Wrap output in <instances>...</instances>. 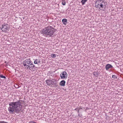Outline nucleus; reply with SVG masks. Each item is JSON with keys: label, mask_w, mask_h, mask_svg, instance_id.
I'll list each match as a JSON object with an SVG mask.
<instances>
[{"label": "nucleus", "mask_w": 123, "mask_h": 123, "mask_svg": "<svg viewBox=\"0 0 123 123\" xmlns=\"http://www.w3.org/2000/svg\"><path fill=\"white\" fill-rule=\"evenodd\" d=\"M25 103L24 101L18 100L16 102H10L9 104V106L8 108V110L10 114H12L14 112L19 113L22 111L23 104Z\"/></svg>", "instance_id": "obj_1"}, {"label": "nucleus", "mask_w": 123, "mask_h": 123, "mask_svg": "<svg viewBox=\"0 0 123 123\" xmlns=\"http://www.w3.org/2000/svg\"><path fill=\"white\" fill-rule=\"evenodd\" d=\"M56 30L51 26H49L43 29L42 30V33L47 37H53L54 33Z\"/></svg>", "instance_id": "obj_2"}, {"label": "nucleus", "mask_w": 123, "mask_h": 123, "mask_svg": "<svg viewBox=\"0 0 123 123\" xmlns=\"http://www.w3.org/2000/svg\"><path fill=\"white\" fill-rule=\"evenodd\" d=\"M23 64L24 66L27 67V69L30 70L33 69V68L34 69L37 68V67L33 65V63L30 59H26L24 61Z\"/></svg>", "instance_id": "obj_3"}, {"label": "nucleus", "mask_w": 123, "mask_h": 123, "mask_svg": "<svg viewBox=\"0 0 123 123\" xmlns=\"http://www.w3.org/2000/svg\"><path fill=\"white\" fill-rule=\"evenodd\" d=\"M46 82L48 85H53L54 87H55L57 86L56 80L54 79H52L51 80H46Z\"/></svg>", "instance_id": "obj_4"}, {"label": "nucleus", "mask_w": 123, "mask_h": 123, "mask_svg": "<svg viewBox=\"0 0 123 123\" xmlns=\"http://www.w3.org/2000/svg\"><path fill=\"white\" fill-rule=\"evenodd\" d=\"M9 25L6 23H4L0 27L1 30L3 32H6L7 30L9 29L10 28L8 27Z\"/></svg>", "instance_id": "obj_5"}, {"label": "nucleus", "mask_w": 123, "mask_h": 123, "mask_svg": "<svg viewBox=\"0 0 123 123\" xmlns=\"http://www.w3.org/2000/svg\"><path fill=\"white\" fill-rule=\"evenodd\" d=\"M61 78L62 79H66L68 77V74L65 71H63L60 74Z\"/></svg>", "instance_id": "obj_6"}, {"label": "nucleus", "mask_w": 123, "mask_h": 123, "mask_svg": "<svg viewBox=\"0 0 123 123\" xmlns=\"http://www.w3.org/2000/svg\"><path fill=\"white\" fill-rule=\"evenodd\" d=\"M104 2L103 0H98L96 1L95 3V7L96 8H98L99 7L100 5L103 2Z\"/></svg>", "instance_id": "obj_7"}, {"label": "nucleus", "mask_w": 123, "mask_h": 123, "mask_svg": "<svg viewBox=\"0 0 123 123\" xmlns=\"http://www.w3.org/2000/svg\"><path fill=\"white\" fill-rule=\"evenodd\" d=\"M105 2H103L100 5L99 7L98 8H99V10H103V9H101V8H104V9H105L106 6L105 5Z\"/></svg>", "instance_id": "obj_8"}, {"label": "nucleus", "mask_w": 123, "mask_h": 123, "mask_svg": "<svg viewBox=\"0 0 123 123\" xmlns=\"http://www.w3.org/2000/svg\"><path fill=\"white\" fill-rule=\"evenodd\" d=\"M112 68V66L109 64H107L105 66V68L106 70H108L109 68Z\"/></svg>", "instance_id": "obj_9"}, {"label": "nucleus", "mask_w": 123, "mask_h": 123, "mask_svg": "<svg viewBox=\"0 0 123 123\" xmlns=\"http://www.w3.org/2000/svg\"><path fill=\"white\" fill-rule=\"evenodd\" d=\"M65 83L66 82L64 80H62L60 83L59 85L61 86H64L65 85Z\"/></svg>", "instance_id": "obj_10"}, {"label": "nucleus", "mask_w": 123, "mask_h": 123, "mask_svg": "<svg viewBox=\"0 0 123 123\" xmlns=\"http://www.w3.org/2000/svg\"><path fill=\"white\" fill-rule=\"evenodd\" d=\"M62 22L63 24L66 25L68 23L67 20L65 18L63 19L62 20Z\"/></svg>", "instance_id": "obj_11"}, {"label": "nucleus", "mask_w": 123, "mask_h": 123, "mask_svg": "<svg viewBox=\"0 0 123 123\" xmlns=\"http://www.w3.org/2000/svg\"><path fill=\"white\" fill-rule=\"evenodd\" d=\"M99 74V73L97 71H95L93 73V75L94 76L96 77H97Z\"/></svg>", "instance_id": "obj_12"}, {"label": "nucleus", "mask_w": 123, "mask_h": 123, "mask_svg": "<svg viewBox=\"0 0 123 123\" xmlns=\"http://www.w3.org/2000/svg\"><path fill=\"white\" fill-rule=\"evenodd\" d=\"M40 60L37 59H35L34 63L35 64H38L40 63Z\"/></svg>", "instance_id": "obj_13"}, {"label": "nucleus", "mask_w": 123, "mask_h": 123, "mask_svg": "<svg viewBox=\"0 0 123 123\" xmlns=\"http://www.w3.org/2000/svg\"><path fill=\"white\" fill-rule=\"evenodd\" d=\"M87 1V0H82L81 1V2L82 3V5H83L85 4V2H86Z\"/></svg>", "instance_id": "obj_14"}, {"label": "nucleus", "mask_w": 123, "mask_h": 123, "mask_svg": "<svg viewBox=\"0 0 123 123\" xmlns=\"http://www.w3.org/2000/svg\"><path fill=\"white\" fill-rule=\"evenodd\" d=\"M51 56L52 58H54L56 57V55L55 54H51Z\"/></svg>", "instance_id": "obj_15"}, {"label": "nucleus", "mask_w": 123, "mask_h": 123, "mask_svg": "<svg viewBox=\"0 0 123 123\" xmlns=\"http://www.w3.org/2000/svg\"><path fill=\"white\" fill-rule=\"evenodd\" d=\"M112 78L114 79H116L117 78V77L116 76V75H112Z\"/></svg>", "instance_id": "obj_16"}, {"label": "nucleus", "mask_w": 123, "mask_h": 123, "mask_svg": "<svg viewBox=\"0 0 123 123\" xmlns=\"http://www.w3.org/2000/svg\"><path fill=\"white\" fill-rule=\"evenodd\" d=\"M66 2L64 1H62V4L63 5H65L66 4Z\"/></svg>", "instance_id": "obj_17"}, {"label": "nucleus", "mask_w": 123, "mask_h": 123, "mask_svg": "<svg viewBox=\"0 0 123 123\" xmlns=\"http://www.w3.org/2000/svg\"><path fill=\"white\" fill-rule=\"evenodd\" d=\"M0 77L4 79L6 78V77L5 76H3L2 75H1L0 76Z\"/></svg>", "instance_id": "obj_18"}, {"label": "nucleus", "mask_w": 123, "mask_h": 123, "mask_svg": "<svg viewBox=\"0 0 123 123\" xmlns=\"http://www.w3.org/2000/svg\"><path fill=\"white\" fill-rule=\"evenodd\" d=\"M0 123H8L4 121H1L0 122Z\"/></svg>", "instance_id": "obj_19"}, {"label": "nucleus", "mask_w": 123, "mask_h": 123, "mask_svg": "<svg viewBox=\"0 0 123 123\" xmlns=\"http://www.w3.org/2000/svg\"><path fill=\"white\" fill-rule=\"evenodd\" d=\"M78 116L79 117H80L82 115L81 114H78Z\"/></svg>", "instance_id": "obj_20"}, {"label": "nucleus", "mask_w": 123, "mask_h": 123, "mask_svg": "<svg viewBox=\"0 0 123 123\" xmlns=\"http://www.w3.org/2000/svg\"><path fill=\"white\" fill-rule=\"evenodd\" d=\"M29 123H37L36 122H30Z\"/></svg>", "instance_id": "obj_21"}, {"label": "nucleus", "mask_w": 123, "mask_h": 123, "mask_svg": "<svg viewBox=\"0 0 123 123\" xmlns=\"http://www.w3.org/2000/svg\"><path fill=\"white\" fill-rule=\"evenodd\" d=\"M80 109H82V108L81 107L78 108V110H80Z\"/></svg>", "instance_id": "obj_22"}, {"label": "nucleus", "mask_w": 123, "mask_h": 123, "mask_svg": "<svg viewBox=\"0 0 123 123\" xmlns=\"http://www.w3.org/2000/svg\"><path fill=\"white\" fill-rule=\"evenodd\" d=\"M79 110H78V111H77L78 113L79 114Z\"/></svg>", "instance_id": "obj_23"}, {"label": "nucleus", "mask_w": 123, "mask_h": 123, "mask_svg": "<svg viewBox=\"0 0 123 123\" xmlns=\"http://www.w3.org/2000/svg\"><path fill=\"white\" fill-rule=\"evenodd\" d=\"M49 81H48V83H49H49H50V84L51 83V82H49Z\"/></svg>", "instance_id": "obj_24"}, {"label": "nucleus", "mask_w": 123, "mask_h": 123, "mask_svg": "<svg viewBox=\"0 0 123 123\" xmlns=\"http://www.w3.org/2000/svg\"><path fill=\"white\" fill-rule=\"evenodd\" d=\"M77 109H78V108H76L75 110L77 111Z\"/></svg>", "instance_id": "obj_25"}, {"label": "nucleus", "mask_w": 123, "mask_h": 123, "mask_svg": "<svg viewBox=\"0 0 123 123\" xmlns=\"http://www.w3.org/2000/svg\"><path fill=\"white\" fill-rule=\"evenodd\" d=\"M5 63H6V62H5Z\"/></svg>", "instance_id": "obj_26"}, {"label": "nucleus", "mask_w": 123, "mask_h": 123, "mask_svg": "<svg viewBox=\"0 0 123 123\" xmlns=\"http://www.w3.org/2000/svg\"><path fill=\"white\" fill-rule=\"evenodd\" d=\"M107 118H108V117H106V118L107 119Z\"/></svg>", "instance_id": "obj_27"}, {"label": "nucleus", "mask_w": 123, "mask_h": 123, "mask_svg": "<svg viewBox=\"0 0 123 123\" xmlns=\"http://www.w3.org/2000/svg\"><path fill=\"white\" fill-rule=\"evenodd\" d=\"M107 118H108V117H106V118L107 119Z\"/></svg>", "instance_id": "obj_28"}]
</instances>
